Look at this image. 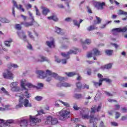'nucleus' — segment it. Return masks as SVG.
I'll return each instance as SVG.
<instances>
[{
  "mask_svg": "<svg viewBox=\"0 0 127 127\" xmlns=\"http://www.w3.org/2000/svg\"><path fill=\"white\" fill-rule=\"evenodd\" d=\"M89 113H90V110H89V109H82V111H80V114L82 115L83 120H89V119H90L89 121V124H92V123H94V122L100 120L99 118L95 117L94 115L89 116Z\"/></svg>",
  "mask_w": 127,
  "mask_h": 127,
  "instance_id": "obj_1",
  "label": "nucleus"
},
{
  "mask_svg": "<svg viewBox=\"0 0 127 127\" xmlns=\"http://www.w3.org/2000/svg\"><path fill=\"white\" fill-rule=\"evenodd\" d=\"M21 86L23 89V90L25 91L23 93V97L27 98V99H29L31 95L30 93H29V92H28V89L25 87V86H27L28 88H33L34 87V86L33 85L32 83L27 82V81H26L25 79H22L21 81Z\"/></svg>",
  "mask_w": 127,
  "mask_h": 127,
  "instance_id": "obj_2",
  "label": "nucleus"
},
{
  "mask_svg": "<svg viewBox=\"0 0 127 127\" xmlns=\"http://www.w3.org/2000/svg\"><path fill=\"white\" fill-rule=\"evenodd\" d=\"M58 116L60 117V120L65 121L70 117V111L68 109H63L60 112L58 113Z\"/></svg>",
  "mask_w": 127,
  "mask_h": 127,
  "instance_id": "obj_3",
  "label": "nucleus"
},
{
  "mask_svg": "<svg viewBox=\"0 0 127 127\" xmlns=\"http://www.w3.org/2000/svg\"><path fill=\"white\" fill-rule=\"evenodd\" d=\"M111 31L114 35H118V33H120V32H126L127 31V27L114 28Z\"/></svg>",
  "mask_w": 127,
  "mask_h": 127,
  "instance_id": "obj_4",
  "label": "nucleus"
},
{
  "mask_svg": "<svg viewBox=\"0 0 127 127\" xmlns=\"http://www.w3.org/2000/svg\"><path fill=\"white\" fill-rule=\"evenodd\" d=\"M102 53L100 52L98 49H94L93 50L92 53H88L87 54V57L88 58H90L91 57H94V56H99V55H101Z\"/></svg>",
  "mask_w": 127,
  "mask_h": 127,
  "instance_id": "obj_5",
  "label": "nucleus"
},
{
  "mask_svg": "<svg viewBox=\"0 0 127 127\" xmlns=\"http://www.w3.org/2000/svg\"><path fill=\"white\" fill-rule=\"evenodd\" d=\"M93 5L96 7L98 9H104L105 8L104 6H106V3L105 2H94Z\"/></svg>",
  "mask_w": 127,
  "mask_h": 127,
  "instance_id": "obj_6",
  "label": "nucleus"
},
{
  "mask_svg": "<svg viewBox=\"0 0 127 127\" xmlns=\"http://www.w3.org/2000/svg\"><path fill=\"white\" fill-rule=\"evenodd\" d=\"M39 122H40V119L30 116V123L32 127H34L36 125V123H39Z\"/></svg>",
  "mask_w": 127,
  "mask_h": 127,
  "instance_id": "obj_7",
  "label": "nucleus"
},
{
  "mask_svg": "<svg viewBox=\"0 0 127 127\" xmlns=\"http://www.w3.org/2000/svg\"><path fill=\"white\" fill-rule=\"evenodd\" d=\"M77 54V52L72 51V50H69V52H67V54H66L65 53H61V55L62 56H63V57H65L66 58V59H69V58H70V56L69 55H71V54Z\"/></svg>",
  "mask_w": 127,
  "mask_h": 127,
  "instance_id": "obj_8",
  "label": "nucleus"
},
{
  "mask_svg": "<svg viewBox=\"0 0 127 127\" xmlns=\"http://www.w3.org/2000/svg\"><path fill=\"white\" fill-rule=\"evenodd\" d=\"M7 74L4 73H3V77L5 79H9L10 80H12L13 79V74L11 72L7 70Z\"/></svg>",
  "mask_w": 127,
  "mask_h": 127,
  "instance_id": "obj_9",
  "label": "nucleus"
},
{
  "mask_svg": "<svg viewBox=\"0 0 127 127\" xmlns=\"http://www.w3.org/2000/svg\"><path fill=\"white\" fill-rule=\"evenodd\" d=\"M36 73L37 74L39 78L41 79H44V78L47 77V75L43 70H37Z\"/></svg>",
  "mask_w": 127,
  "mask_h": 127,
  "instance_id": "obj_10",
  "label": "nucleus"
},
{
  "mask_svg": "<svg viewBox=\"0 0 127 127\" xmlns=\"http://www.w3.org/2000/svg\"><path fill=\"white\" fill-rule=\"evenodd\" d=\"M11 91L13 92H18L19 91V87L17 86V82H13L10 85Z\"/></svg>",
  "mask_w": 127,
  "mask_h": 127,
  "instance_id": "obj_11",
  "label": "nucleus"
},
{
  "mask_svg": "<svg viewBox=\"0 0 127 127\" xmlns=\"http://www.w3.org/2000/svg\"><path fill=\"white\" fill-rule=\"evenodd\" d=\"M46 44L47 46L50 47V48H55V42L54 41V39L52 38L51 41H47Z\"/></svg>",
  "mask_w": 127,
  "mask_h": 127,
  "instance_id": "obj_12",
  "label": "nucleus"
},
{
  "mask_svg": "<svg viewBox=\"0 0 127 127\" xmlns=\"http://www.w3.org/2000/svg\"><path fill=\"white\" fill-rule=\"evenodd\" d=\"M23 105H24V107L25 108H30L32 107V105H31V103H29V101L25 98L23 102Z\"/></svg>",
  "mask_w": 127,
  "mask_h": 127,
  "instance_id": "obj_13",
  "label": "nucleus"
},
{
  "mask_svg": "<svg viewBox=\"0 0 127 127\" xmlns=\"http://www.w3.org/2000/svg\"><path fill=\"white\" fill-rule=\"evenodd\" d=\"M34 21H31V22H21V25H24L25 27H29V26H32L33 25V23Z\"/></svg>",
  "mask_w": 127,
  "mask_h": 127,
  "instance_id": "obj_14",
  "label": "nucleus"
},
{
  "mask_svg": "<svg viewBox=\"0 0 127 127\" xmlns=\"http://www.w3.org/2000/svg\"><path fill=\"white\" fill-rule=\"evenodd\" d=\"M92 83H93L94 87H96V88H98V87H101V86H102V85L103 84V80H102L101 79H100L99 80V82L93 81Z\"/></svg>",
  "mask_w": 127,
  "mask_h": 127,
  "instance_id": "obj_15",
  "label": "nucleus"
},
{
  "mask_svg": "<svg viewBox=\"0 0 127 127\" xmlns=\"http://www.w3.org/2000/svg\"><path fill=\"white\" fill-rule=\"evenodd\" d=\"M57 87H71V84L66 82H60L57 84Z\"/></svg>",
  "mask_w": 127,
  "mask_h": 127,
  "instance_id": "obj_16",
  "label": "nucleus"
},
{
  "mask_svg": "<svg viewBox=\"0 0 127 127\" xmlns=\"http://www.w3.org/2000/svg\"><path fill=\"white\" fill-rule=\"evenodd\" d=\"M119 15H124L126 16L125 18H123L122 20H127V12H125L124 11H123L122 10H119L118 12Z\"/></svg>",
  "mask_w": 127,
  "mask_h": 127,
  "instance_id": "obj_17",
  "label": "nucleus"
},
{
  "mask_svg": "<svg viewBox=\"0 0 127 127\" xmlns=\"http://www.w3.org/2000/svg\"><path fill=\"white\" fill-rule=\"evenodd\" d=\"M41 8L43 10L42 12L44 15H47V13H48V12H50V10H49V9L47 8L46 7L42 6Z\"/></svg>",
  "mask_w": 127,
  "mask_h": 127,
  "instance_id": "obj_18",
  "label": "nucleus"
},
{
  "mask_svg": "<svg viewBox=\"0 0 127 127\" xmlns=\"http://www.w3.org/2000/svg\"><path fill=\"white\" fill-rule=\"evenodd\" d=\"M46 75L47 77V75H49V76H51V77H54V78L55 77V76H57V73H55L54 72H52V71H50V70L48 69L46 70Z\"/></svg>",
  "mask_w": 127,
  "mask_h": 127,
  "instance_id": "obj_19",
  "label": "nucleus"
},
{
  "mask_svg": "<svg viewBox=\"0 0 127 127\" xmlns=\"http://www.w3.org/2000/svg\"><path fill=\"white\" fill-rule=\"evenodd\" d=\"M28 123V121L26 120H21V122L20 123V126L26 127L27 126Z\"/></svg>",
  "mask_w": 127,
  "mask_h": 127,
  "instance_id": "obj_20",
  "label": "nucleus"
},
{
  "mask_svg": "<svg viewBox=\"0 0 127 127\" xmlns=\"http://www.w3.org/2000/svg\"><path fill=\"white\" fill-rule=\"evenodd\" d=\"M13 3L14 5V6H16L17 8H20L22 11H24V9L22 8V5H19V7L17 5V4L16 3V2L14 1V0H13Z\"/></svg>",
  "mask_w": 127,
  "mask_h": 127,
  "instance_id": "obj_21",
  "label": "nucleus"
},
{
  "mask_svg": "<svg viewBox=\"0 0 127 127\" xmlns=\"http://www.w3.org/2000/svg\"><path fill=\"white\" fill-rule=\"evenodd\" d=\"M52 121V117L51 116H49L47 118V120L45 122L46 125H51V122Z\"/></svg>",
  "mask_w": 127,
  "mask_h": 127,
  "instance_id": "obj_22",
  "label": "nucleus"
},
{
  "mask_svg": "<svg viewBox=\"0 0 127 127\" xmlns=\"http://www.w3.org/2000/svg\"><path fill=\"white\" fill-rule=\"evenodd\" d=\"M66 75L68 77H73V76H75V75H77L76 72H69L65 73Z\"/></svg>",
  "mask_w": 127,
  "mask_h": 127,
  "instance_id": "obj_23",
  "label": "nucleus"
},
{
  "mask_svg": "<svg viewBox=\"0 0 127 127\" xmlns=\"http://www.w3.org/2000/svg\"><path fill=\"white\" fill-rule=\"evenodd\" d=\"M112 68V64H109L101 67V69H111Z\"/></svg>",
  "mask_w": 127,
  "mask_h": 127,
  "instance_id": "obj_24",
  "label": "nucleus"
},
{
  "mask_svg": "<svg viewBox=\"0 0 127 127\" xmlns=\"http://www.w3.org/2000/svg\"><path fill=\"white\" fill-rule=\"evenodd\" d=\"M8 68H11V67H13V68H17L18 65L15 64H11L9 63L7 64Z\"/></svg>",
  "mask_w": 127,
  "mask_h": 127,
  "instance_id": "obj_25",
  "label": "nucleus"
},
{
  "mask_svg": "<svg viewBox=\"0 0 127 127\" xmlns=\"http://www.w3.org/2000/svg\"><path fill=\"white\" fill-rule=\"evenodd\" d=\"M55 79H57V80H59L60 81H64L65 78L64 77H61L58 75V74H57V75H55Z\"/></svg>",
  "mask_w": 127,
  "mask_h": 127,
  "instance_id": "obj_26",
  "label": "nucleus"
},
{
  "mask_svg": "<svg viewBox=\"0 0 127 127\" xmlns=\"http://www.w3.org/2000/svg\"><path fill=\"white\" fill-rule=\"evenodd\" d=\"M73 108L75 111H79V110H81V108L78 107V104L77 103H74Z\"/></svg>",
  "mask_w": 127,
  "mask_h": 127,
  "instance_id": "obj_27",
  "label": "nucleus"
},
{
  "mask_svg": "<svg viewBox=\"0 0 127 127\" xmlns=\"http://www.w3.org/2000/svg\"><path fill=\"white\" fill-rule=\"evenodd\" d=\"M40 58H41V60L37 61V62H44V61H47V59L42 56H40Z\"/></svg>",
  "mask_w": 127,
  "mask_h": 127,
  "instance_id": "obj_28",
  "label": "nucleus"
},
{
  "mask_svg": "<svg viewBox=\"0 0 127 127\" xmlns=\"http://www.w3.org/2000/svg\"><path fill=\"white\" fill-rule=\"evenodd\" d=\"M55 29H56V32H57L58 34H61V35L63 34V33L62 32V30L60 28L55 27Z\"/></svg>",
  "mask_w": 127,
  "mask_h": 127,
  "instance_id": "obj_29",
  "label": "nucleus"
},
{
  "mask_svg": "<svg viewBox=\"0 0 127 127\" xmlns=\"http://www.w3.org/2000/svg\"><path fill=\"white\" fill-rule=\"evenodd\" d=\"M94 29H98V28L95 27L94 25L90 26L87 28V30L88 31H92V30H94Z\"/></svg>",
  "mask_w": 127,
  "mask_h": 127,
  "instance_id": "obj_30",
  "label": "nucleus"
},
{
  "mask_svg": "<svg viewBox=\"0 0 127 127\" xmlns=\"http://www.w3.org/2000/svg\"><path fill=\"white\" fill-rule=\"evenodd\" d=\"M48 19L51 20L53 19L54 21H58V18L56 16H52L50 17H48Z\"/></svg>",
  "mask_w": 127,
  "mask_h": 127,
  "instance_id": "obj_31",
  "label": "nucleus"
},
{
  "mask_svg": "<svg viewBox=\"0 0 127 127\" xmlns=\"http://www.w3.org/2000/svg\"><path fill=\"white\" fill-rule=\"evenodd\" d=\"M58 123V121H57V119L56 118H52V121H51V125H56Z\"/></svg>",
  "mask_w": 127,
  "mask_h": 127,
  "instance_id": "obj_32",
  "label": "nucleus"
},
{
  "mask_svg": "<svg viewBox=\"0 0 127 127\" xmlns=\"http://www.w3.org/2000/svg\"><path fill=\"white\" fill-rule=\"evenodd\" d=\"M0 20L1 22H3V23H8V22H9V21L5 18H1Z\"/></svg>",
  "mask_w": 127,
  "mask_h": 127,
  "instance_id": "obj_33",
  "label": "nucleus"
},
{
  "mask_svg": "<svg viewBox=\"0 0 127 127\" xmlns=\"http://www.w3.org/2000/svg\"><path fill=\"white\" fill-rule=\"evenodd\" d=\"M96 19L97 20V22L96 23V21H94V24H99V23H101V21H102V19H101V18L96 16Z\"/></svg>",
  "mask_w": 127,
  "mask_h": 127,
  "instance_id": "obj_34",
  "label": "nucleus"
},
{
  "mask_svg": "<svg viewBox=\"0 0 127 127\" xmlns=\"http://www.w3.org/2000/svg\"><path fill=\"white\" fill-rule=\"evenodd\" d=\"M22 107H23L22 102H20L18 105H16V109H20V108H22Z\"/></svg>",
  "mask_w": 127,
  "mask_h": 127,
  "instance_id": "obj_35",
  "label": "nucleus"
},
{
  "mask_svg": "<svg viewBox=\"0 0 127 127\" xmlns=\"http://www.w3.org/2000/svg\"><path fill=\"white\" fill-rule=\"evenodd\" d=\"M12 42V40L6 41L5 42V45L6 46H7L8 47H9V46H10V43H11Z\"/></svg>",
  "mask_w": 127,
  "mask_h": 127,
  "instance_id": "obj_36",
  "label": "nucleus"
},
{
  "mask_svg": "<svg viewBox=\"0 0 127 127\" xmlns=\"http://www.w3.org/2000/svg\"><path fill=\"white\" fill-rule=\"evenodd\" d=\"M105 52L107 55H112V54H113V51L112 50H107Z\"/></svg>",
  "mask_w": 127,
  "mask_h": 127,
  "instance_id": "obj_37",
  "label": "nucleus"
},
{
  "mask_svg": "<svg viewBox=\"0 0 127 127\" xmlns=\"http://www.w3.org/2000/svg\"><path fill=\"white\" fill-rule=\"evenodd\" d=\"M21 35H22V37L21 38L26 41V35L24 34V32H22L21 33Z\"/></svg>",
  "mask_w": 127,
  "mask_h": 127,
  "instance_id": "obj_38",
  "label": "nucleus"
},
{
  "mask_svg": "<svg viewBox=\"0 0 127 127\" xmlns=\"http://www.w3.org/2000/svg\"><path fill=\"white\" fill-rule=\"evenodd\" d=\"M59 102L62 103V104H63V105H64V106H65V107H70V104H69V103L67 102H64L61 100H59Z\"/></svg>",
  "mask_w": 127,
  "mask_h": 127,
  "instance_id": "obj_39",
  "label": "nucleus"
},
{
  "mask_svg": "<svg viewBox=\"0 0 127 127\" xmlns=\"http://www.w3.org/2000/svg\"><path fill=\"white\" fill-rule=\"evenodd\" d=\"M74 98H75V99H81L82 98V95L75 94L74 95Z\"/></svg>",
  "mask_w": 127,
  "mask_h": 127,
  "instance_id": "obj_40",
  "label": "nucleus"
},
{
  "mask_svg": "<svg viewBox=\"0 0 127 127\" xmlns=\"http://www.w3.org/2000/svg\"><path fill=\"white\" fill-rule=\"evenodd\" d=\"M28 14L29 16H30V19H32V21L35 22V21H34V17H33V16H32V13H31L30 11H29Z\"/></svg>",
  "mask_w": 127,
  "mask_h": 127,
  "instance_id": "obj_41",
  "label": "nucleus"
},
{
  "mask_svg": "<svg viewBox=\"0 0 127 127\" xmlns=\"http://www.w3.org/2000/svg\"><path fill=\"white\" fill-rule=\"evenodd\" d=\"M21 26L20 24H16L15 25V28L16 29H17L18 30H21Z\"/></svg>",
  "mask_w": 127,
  "mask_h": 127,
  "instance_id": "obj_42",
  "label": "nucleus"
},
{
  "mask_svg": "<svg viewBox=\"0 0 127 127\" xmlns=\"http://www.w3.org/2000/svg\"><path fill=\"white\" fill-rule=\"evenodd\" d=\"M76 87H77V89H81V88H82V83H81V82L77 83Z\"/></svg>",
  "mask_w": 127,
  "mask_h": 127,
  "instance_id": "obj_43",
  "label": "nucleus"
},
{
  "mask_svg": "<svg viewBox=\"0 0 127 127\" xmlns=\"http://www.w3.org/2000/svg\"><path fill=\"white\" fill-rule=\"evenodd\" d=\"M101 80L102 82L103 81H106V82H107L108 83H111V82H112V80H111V79L108 78H101Z\"/></svg>",
  "mask_w": 127,
  "mask_h": 127,
  "instance_id": "obj_44",
  "label": "nucleus"
},
{
  "mask_svg": "<svg viewBox=\"0 0 127 127\" xmlns=\"http://www.w3.org/2000/svg\"><path fill=\"white\" fill-rule=\"evenodd\" d=\"M43 98L41 96H36V97H35V99L36 100V101H41V100H42Z\"/></svg>",
  "mask_w": 127,
  "mask_h": 127,
  "instance_id": "obj_45",
  "label": "nucleus"
},
{
  "mask_svg": "<svg viewBox=\"0 0 127 127\" xmlns=\"http://www.w3.org/2000/svg\"><path fill=\"white\" fill-rule=\"evenodd\" d=\"M73 22L74 23V25H76L78 27H80V23L77 20H74Z\"/></svg>",
  "mask_w": 127,
  "mask_h": 127,
  "instance_id": "obj_46",
  "label": "nucleus"
},
{
  "mask_svg": "<svg viewBox=\"0 0 127 127\" xmlns=\"http://www.w3.org/2000/svg\"><path fill=\"white\" fill-rule=\"evenodd\" d=\"M28 35L30 38H32V39H34V37L32 35V33H31L30 31H28Z\"/></svg>",
  "mask_w": 127,
  "mask_h": 127,
  "instance_id": "obj_47",
  "label": "nucleus"
},
{
  "mask_svg": "<svg viewBox=\"0 0 127 127\" xmlns=\"http://www.w3.org/2000/svg\"><path fill=\"white\" fill-rule=\"evenodd\" d=\"M83 43H86V44H90L91 40L87 39L85 40V42H83Z\"/></svg>",
  "mask_w": 127,
  "mask_h": 127,
  "instance_id": "obj_48",
  "label": "nucleus"
},
{
  "mask_svg": "<svg viewBox=\"0 0 127 127\" xmlns=\"http://www.w3.org/2000/svg\"><path fill=\"white\" fill-rule=\"evenodd\" d=\"M96 107H93L91 109V113H92L93 114H95L96 113Z\"/></svg>",
  "mask_w": 127,
  "mask_h": 127,
  "instance_id": "obj_49",
  "label": "nucleus"
},
{
  "mask_svg": "<svg viewBox=\"0 0 127 127\" xmlns=\"http://www.w3.org/2000/svg\"><path fill=\"white\" fill-rule=\"evenodd\" d=\"M121 109V106L119 105H115V110H119Z\"/></svg>",
  "mask_w": 127,
  "mask_h": 127,
  "instance_id": "obj_50",
  "label": "nucleus"
},
{
  "mask_svg": "<svg viewBox=\"0 0 127 127\" xmlns=\"http://www.w3.org/2000/svg\"><path fill=\"white\" fill-rule=\"evenodd\" d=\"M1 91H2V92H3L4 93V94H5L6 95H8V92H7V91H6V90H5V89L4 87H2L1 89Z\"/></svg>",
  "mask_w": 127,
  "mask_h": 127,
  "instance_id": "obj_51",
  "label": "nucleus"
},
{
  "mask_svg": "<svg viewBox=\"0 0 127 127\" xmlns=\"http://www.w3.org/2000/svg\"><path fill=\"white\" fill-rule=\"evenodd\" d=\"M104 93H105V94H106V95H107V96H109V97H113V94H112L110 92H108L107 91H105Z\"/></svg>",
  "mask_w": 127,
  "mask_h": 127,
  "instance_id": "obj_52",
  "label": "nucleus"
},
{
  "mask_svg": "<svg viewBox=\"0 0 127 127\" xmlns=\"http://www.w3.org/2000/svg\"><path fill=\"white\" fill-rule=\"evenodd\" d=\"M78 75L77 78H76L78 81H80L82 80V77H81V75L78 73H77V74Z\"/></svg>",
  "mask_w": 127,
  "mask_h": 127,
  "instance_id": "obj_53",
  "label": "nucleus"
},
{
  "mask_svg": "<svg viewBox=\"0 0 127 127\" xmlns=\"http://www.w3.org/2000/svg\"><path fill=\"white\" fill-rule=\"evenodd\" d=\"M121 116V113L119 112H116V119H119Z\"/></svg>",
  "mask_w": 127,
  "mask_h": 127,
  "instance_id": "obj_54",
  "label": "nucleus"
},
{
  "mask_svg": "<svg viewBox=\"0 0 127 127\" xmlns=\"http://www.w3.org/2000/svg\"><path fill=\"white\" fill-rule=\"evenodd\" d=\"M12 123H13V120H8L6 122V125H7V124H12Z\"/></svg>",
  "mask_w": 127,
  "mask_h": 127,
  "instance_id": "obj_55",
  "label": "nucleus"
},
{
  "mask_svg": "<svg viewBox=\"0 0 127 127\" xmlns=\"http://www.w3.org/2000/svg\"><path fill=\"white\" fill-rule=\"evenodd\" d=\"M38 115H42L43 114H44V112L43 111V110H40L38 112Z\"/></svg>",
  "mask_w": 127,
  "mask_h": 127,
  "instance_id": "obj_56",
  "label": "nucleus"
},
{
  "mask_svg": "<svg viewBox=\"0 0 127 127\" xmlns=\"http://www.w3.org/2000/svg\"><path fill=\"white\" fill-rule=\"evenodd\" d=\"M27 47L28 49H30V50H32V45H31V44H29Z\"/></svg>",
  "mask_w": 127,
  "mask_h": 127,
  "instance_id": "obj_57",
  "label": "nucleus"
},
{
  "mask_svg": "<svg viewBox=\"0 0 127 127\" xmlns=\"http://www.w3.org/2000/svg\"><path fill=\"white\" fill-rule=\"evenodd\" d=\"M36 15H40V12H39V10L37 9L36 10Z\"/></svg>",
  "mask_w": 127,
  "mask_h": 127,
  "instance_id": "obj_58",
  "label": "nucleus"
},
{
  "mask_svg": "<svg viewBox=\"0 0 127 127\" xmlns=\"http://www.w3.org/2000/svg\"><path fill=\"white\" fill-rule=\"evenodd\" d=\"M87 8L88 9V12L89 13H92V10H91V8H90V7H89L88 6H87Z\"/></svg>",
  "mask_w": 127,
  "mask_h": 127,
  "instance_id": "obj_59",
  "label": "nucleus"
},
{
  "mask_svg": "<svg viewBox=\"0 0 127 127\" xmlns=\"http://www.w3.org/2000/svg\"><path fill=\"white\" fill-rule=\"evenodd\" d=\"M55 58L56 62H57L58 63H60V62H61V61H60L58 58L55 57Z\"/></svg>",
  "mask_w": 127,
  "mask_h": 127,
  "instance_id": "obj_60",
  "label": "nucleus"
},
{
  "mask_svg": "<svg viewBox=\"0 0 127 127\" xmlns=\"http://www.w3.org/2000/svg\"><path fill=\"white\" fill-rule=\"evenodd\" d=\"M111 124L113 126H114V127H118V123L116 122H112Z\"/></svg>",
  "mask_w": 127,
  "mask_h": 127,
  "instance_id": "obj_61",
  "label": "nucleus"
},
{
  "mask_svg": "<svg viewBox=\"0 0 127 127\" xmlns=\"http://www.w3.org/2000/svg\"><path fill=\"white\" fill-rule=\"evenodd\" d=\"M116 17H118V16L117 15L113 14L111 18H112L113 19H116Z\"/></svg>",
  "mask_w": 127,
  "mask_h": 127,
  "instance_id": "obj_62",
  "label": "nucleus"
},
{
  "mask_svg": "<svg viewBox=\"0 0 127 127\" xmlns=\"http://www.w3.org/2000/svg\"><path fill=\"white\" fill-rule=\"evenodd\" d=\"M127 119V117L123 116L122 118V121H125Z\"/></svg>",
  "mask_w": 127,
  "mask_h": 127,
  "instance_id": "obj_63",
  "label": "nucleus"
},
{
  "mask_svg": "<svg viewBox=\"0 0 127 127\" xmlns=\"http://www.w3.org/2000/svg\"><path fill=\"white\" fill-rule=\"evenodd\" d=\"M65 21H70L71 20V18L70 17H68V18H66L65 19Z\"/></svg>",
  "mask_w": 127,
  "mask_h": 127,
  "instance_id": "obj_64",
  "label": "nucleus"
}]
</instances>
